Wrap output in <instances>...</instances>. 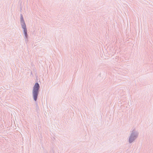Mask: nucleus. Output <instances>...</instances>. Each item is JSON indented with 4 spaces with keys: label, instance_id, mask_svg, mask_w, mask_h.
<instances>
[{
    "label": "nucleus",
    "instance_id": "f257e3e1",
    "mask_svg": "<svg viewBox=\"0 0 153 153\" xmlns=\"http://www.w3.org/2000/svg\"><path fill=\"white\" fill-rule=\"evenodd\" d=\"M39 86L38 83H36L33 87V94L34 100L36 101L37 100L38 94L39 93Z\"/></svg>",
    "mask_w": 153,
    "mask_h": 153
},
{
    "label": "nucleus",
    "instance_id": "f03ea898",
    "mask_svg": "<svg viewBox=\"0 0 153 153\" xmlns=\"http://www.w3.org/2000/svg\"><path fill=\"white\" fill-rule=\"evenodd\" d=\"M22 27L24 29V31L25 34L26 36H27V29L26 28V26L25 24L22 25Z\"/></svg>",
    "mask_w": 153,
    "mask_h": 153
},
{
    "label": "nucleus",
    "instance_id": "7ed1b4c3",
    "mask_svg": "<svg viewBox=\"0 0 153 153\" xmlns=\"http://www.w3.org/2000/svg\"><path fill=\"white\" fill-rule=\"evenodd\" d=\"M129 141L130 143H131L132 142V141H131V138L129 139Z\"/></svg>",
    "mask_w": 153,
    "mask_h": 153
},
{
    "label": "nucleus",
    "instance_id": "20e7f679",
    "mask_svg": "<svg viewBox=\"0 0 153 153\" xmlns=\"http://www.w3.org/2000/svg\"><path fill=\"white\" fill-rule=\"evenodd\" d=\"M21 19L22 20V19L23 20V17L22 16H21Z\"/></svg>",
    "mask_w": 153,
    "mask_h": 153
}]
</instances>
